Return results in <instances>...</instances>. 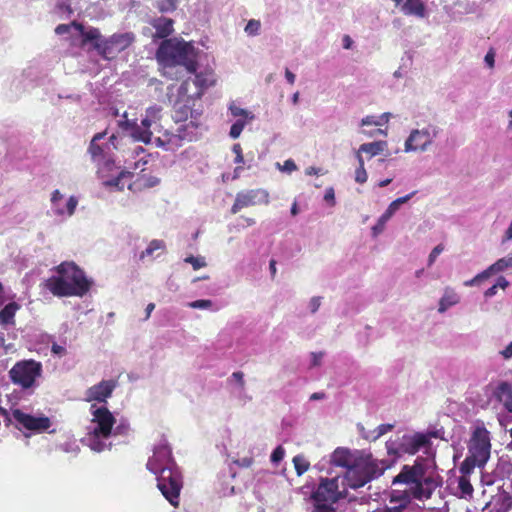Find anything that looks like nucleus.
<instances>
[{
	"label": "nucleus",
	"instance_id": "obj_1",
	"mask_svg": "<svg viewBox=\"0 0 512 512\" xmlns=\"http://www.w3.org/2000/svg\"><path fill=\"white\" fill-rule=\"evenodd\" d=\"M442 483V477L429 465L427 459L418 457L413 464L403 465L400 472L392 479V485L403 484L408 489H392L388 492L389 505L379 512H404L413 500L424 502L431 499Z\"/></svg>",
	"mask_w": 512,
	"mask_h": 512
},
{
	"label": "nucleus",
	"instance_id": "obj_2",
	"mask_svg": "<svg viewBox=\"0 0 512 512\" xmlns=\"http://www.w3.org/2000/svg\"><path fill=\"white\" fill-rule=\"evenodd\" d=\"M147 469L157 475V487L165 499L175 508L179 506L182 477L171 452L167 448L157 449L149 458Z\"/></svg>",
	"mask_w": 512,
	"mask_h": 512
},
{
	"label": "nucleus",
	"instance_id": "obj_3",
	"mask_svg": "<svg viewBox=\"0 0 512 512\" xmlns=\"http://www.w3.org/2000/svg\"><path fill=\"white\" fill-rule=\"evenodd\" d=\"M57 276H51L45 287L57 297H83L92 286L85 272L74 262H62L56 266Z\"/></svg>",
	"mask_w": 512,
	"mask_h": 512
},
{
	"label": "nucleus",
	"instance_id": "obj_4",
	"mask_svg": "<svg viewBox=\"0 0 512 512\" xmlns=\"http://www.w3.org/2000/svg\"><path fill=\"white\" fill-rule=\"evenodd\" d=\"M190 84V79L181 83L172 109V118L175 122H186L188 118H191L189 123L177 130L179 138L187 141L196 139V130L200 125L198 120L203 113L201 100L195 95L189 94Z\"/></svg>",
	"mask_w": 512,
	"mask_h": 512
},
{
	"label": "nucleus",
	"instance_id": "obj_5",
	"mask_svg": "<svg viewBox=\"0 0 512 512\" xmlns=\"http://www.w3.org/2000/svg\"><path fill=\"white\" fill-rule=\"evenodd\" d=\"M155 58L163 70L182 66L187 72L193 74L198 68V50L192 42H187L183 38L162 40L156 50Z\"/></svg>",
	"mask_w": 512,
	"mask_h": 512
},
{
	"label": "nucleus",
	"instance_id": "obj_6",
	"mask_svg": "<svg viewBox=\"0 0 512 512\" xmlns=\"http://www.w3.org/2000/svg\"><path fill=\"white\" fill-rule=\"evenodd\" d=\"M72 25L77 29L81 36V45L84 46L88 42L93 43V48L105 60H113L118 54L128 49L136 40L133 32L114 33L107 38H103L98 28L91 27L84 29L83 24L73 21Z\"/></svg>",
	"mask_w": 512,
	"mask_h": 512
},
{
	"label": "nucleus",
	"instance_id": "obj_7",
	"mask_svg": "<svg viewBox=\"0 0 512 512\" xmlns=\"http://www.w3.org/2000/svg\"><path fill=\"white\" fill-rule=\"evenodd\" d=\"M388 468L385 460H378L372 455L355 458L352 465L345 472L346 485L351 489H358L371 480L381 476Z\"/></svg>",
	"mask_w": 512,
	"mask_h": 512
},
{
	"label": "nucleus",
	"instance_id": "obj_8",
	"mask_svg": "<svg viewBox=\"0 0 512 512\" xmlns=\"http://www.w3.org/2000/svg\"><path fill=\"white\" fill-rule=\"evenodd\" d=\"M42 363L34 359L17 361L9 370L10 381L23 390L36 386L37 380L42 376Z\"/></svg>",
	"mask_w": 512,
	"mask_h": 512
},
{
	"label": "nucleus",
	"instance_id": "obj_9",
	"mask_svg": "<svg viewBox=\"0 0 512 512\" xmlns=\"http://www.w3.org/2000/svg\"><path fill=\"white\" fill-rule=\"evenodd\" d=\"M490 437L485 428H476L468 447L469 456L478 461L479 467H483L490 457Z\"/></svg>",
	"mask_w": 512,
	"mask_h": 512
},
{
	"label": "nucleus",
	"instance_id": "obj_10",
	"mask_svg": "<svg viewBox=\"0 0 512 512\" xmlns=\"http://www.w3.org/2000/svg\"><path fill=\"white\" fill-rule=\"evenodd\" d=\"M269 203V193L264 189H250L236 194L231 213L236 214L244 208Z\"/></svg>",
	"mask_w": 512,
	"mask_h": 512
},
{
	"label": "nucleus",
	"instance_id": "obj_11",
	"mask_svg": "<svg viewBox=\"0 0 512 512\" xmlns=\"http://www.w3.org/2000/svg\"><path fill=\"white\" fill-rule=\"evenodd\" d=\"M13 419L17 422L18 428H24L36 433L47 431L51 427V420L47 416H33L20 409L12 410Z\"/></svg>",
	"mask_w": 512,
	"mask_h": 512
},
{
	"label": "nucleus",
	"instance_id": "obj_12",
	"mask_svg": "<svg viewBox=\"0 0 512 512\" xmlns=\"http://www.w3.org/2000/svg\"><path fill=\"white\" fill-rule=\"evenodd\" d=\"M312 498L317 503L334 504L338 502L343 498V495L339 491L338 479H321L316 491L312 494Z\"/></svg>",
	"mask_w": 512,
	"mask_h": 512
},
{
	"label": "nucleus",
	"instance_id": "obj_13",
	"mask_svg": "<svg viewBox=\"0 0 512 512\" xmlns=\"http://www.w3.org/2000/svg\"><path fill=\"white\" fill-rule=\"evenodd\" d=\"M93 422L96 423L92 434L95 438H109L116 422L113 414L106 407H99L93 411Z\"/></svg>",
	"mask_w": 512,
	"mask_h": 512
},
{
	"label": "nucleus",
	"instance_id": "obj_14",
	"mask_svg": "<svg viewBox=\"0 0 512 512\" xmlns=\"http://www.w3.org/2000/svg\"><path fill=\"white\" fill-rule=\"evenodd\" d=\"M116 384L115 380H102L86 390L85 400L87 402L97 401L105 403L107 399L111 397L116 388Z\"/></svg>",
	"mask_w": 512,
	"mask_h": 512
},
{
	"label": "nucleus",
	"instance_id": "obj_15",
	"mask_svg": "<svg viewBox=\"0 0 512 512\" xmlns=\"http://www.w3.org/2000/svg\"><path fill=\"white\" fill-rule=\"evenodd\" d=\"M436 135L437 131L435 129L433 135L427 129L413 130L405 142V151L425 150Z\"/></svg>",
	"mask_w": 512,
	"mask_h": 512
},
{
	"label": "nucleus",
	"instance_id": "obj_16",
	"mask_svg": "<svg viewBox=\"0 0 512 512\" xmlns=\"http://www.w3.org/2000/svg\"><path fill=\"white\" fill-rule=\"evenodd\" d=\"M150 24L155 29L153 38L166 40L174 32V21L171 18L158 17L153 19Z\"/></svg>",
	"mask_w": 512,
	"mask_h": 512
},
{
	"label": "nucleus",
	"instance_id": "obj_17",
	"mask_svg": "<svg viewBox=\"0 0 512 512\" xmlns=\"http://www.w3.org/2000/svg\"><path fill=\"white\" fill-rule=\"evenodd\" d=\"M429 437L422 433H415L414 435L404 438L402 444L404 452L408 454H415L422 448L429 445Z\"/></svg>",
	"mask_w": 512,
	"mask_h": 512
},
{
	"label": "nucleus",
	"instance_id": "obj_18",
	"mask_svg": "<svg viewBox=\"0 0 512 512\" xmlns=\"http://www.w3.org/2000/svg\"><path fill=\"white\" fill-rule=\"evenodd\" d=\"M106 134H107L106 131L97 133L93 136V138L90 142L88 152L91 155V158L94 162H100L103 159H105L106 154H107L106 150L110 149L109 144H105V145L98 144V142L100 140H102L106 136Z\"/></svg>",
	"mask_w": 512,
	"mask_h": 512
},
{
	"label": "nucleus",
	"instance_id": "obj_19",
	"mask_svg": "<svg viewBox=\"0 0 512 512\" xmlns=\"http://www.w3.org/2000/svg\"><path fill=\"white\" fill-rule=\"evenodd\" d=\"M492 391L497 400L503 403L505 409L512 413V385L502 381Z\"/></svg>",
	"mask_w": 512,
	"mask_h": 512
},
{
	"label": "nucleus",
	"instance_id": "obj_20",
	"mask_svg": "<svg viewBox=\"0 0 512 512\" xmlns=\"http://www.w3.org/2000/svg\"><path fill=\"white\" fill-rule=\"evenodd\" d=\"M193 84L197 88L193 95H195L198 99L201 100L205 90L215 84V79L213 77V74L210 72H200L195 74Z\"/></svg>",
	"mask_w": 512,
	"mask_h": 512
},
{
	"label": "nucleus",
	"instance_id": "obj_21",
	"mask_svg": "<svg viewBox=\"0 0 512 512\" xmlns=\"http://www.w3.org/2000/svg\"><path fill=\"white\" fill-rule=\"evenodd\" d=\"M401 11L404 15L418 18H424L426 15V7L422 0H406L401 6Z\"/></svg>",
	"mask_w": 512,
	"mask_h": 512
},
{
	"label": "nucleus",
	"instance_id": "obj_22",
	"mask_svg": "<svg viewBox=\"0 0 512 512\" xmlns=\"http://www.w3.org/2000/svg\"><path fill=\"white\" fill-rule=\"evenodd\" d=\"M490 504L495 512H508L512 509V496L509 492L502 490L493 496Z\"/></svg>",
	"mask_w": 512,
	"mask_h": 512
},
{
	"label": "nucleus",
	"instance_id": "obj_23",
	"mask_svg": "<svg viewBox=\"0 0 512 512\" xmlns=\"http://www.w3.org/2000/svg\"><path fill=\"white\" fill-rule=\"evenodd\" d=\"M133 177V173L128 171H121L118 176L104 180L103 184L108 187H115L117 190H123L125 185L127 184L129 189H132V184L127 183V180H130Z\"/></svg>",
	"mask_w": 512,
	"mask_h": 512
},
{
	"label": "nucleus",
	"instance_id": "obj_24",
	"mask_svg": "<svg viewBox=\"0 0 512 512\" xmlns=\"http://www.w3.org/2000/svg\"><path fill=\"white\" fill-rule=\"evenodd\" d=\"M353 461L352 454L348 449L337 448L332 454V462L336 466L348 468Z\"/></svg>",
	"mask_w": 512,
	"mask_h": 512
},
{
	"label": "nucleus",
	"instance_id": "obj_25",
	"mask_svg": "<svg viewBox=\"0 0 512 512\" xmlns=\"http://www.w3.org/2000/svg\"><path fill=\"white\" fill-rule=\"evenodd\" d=\"M19 309L20 305L16 302H10L5 305L0 311V324H14L15 314Z\"/></svg>",
	"mask_w": 512,
	"mask_h": 512
},
{
	"label": "nucleus",
	"instance_id": "obj_26",
	"mask_svg": "<svg viewBox=\"0 0 512 512\" xmlns=\"http://www.w3.org/2000/svg\"><path fill=\"white\" fill-rule=\"evenodd\" d=\"M509 267H512V254L497 260L495 263L490 265L485 270H486V272L488 273V275L490 277V276H492V275H494L496 273L504 271L505 269H507Z\"/></svg>",
	"mask_w": 512,
	"mask_h": 512
},
{
	"label": "nucleus",
	"instance_id": "obj_27",
	"mask_svg": "<svg viewBox=\"0 0 512 512\" xmlns=\"http://www.w3.org/2000/svg\"><path fill=\"white\" fill-rule=\"evenodd\" d=\"M386 145L387 144L384 141L364 143L359 147V152H364L369 154L370 157H374L383 152Z\"/></svg>",
	"mask_w": 512,
	"mask_h": 512
},
{
	"label": "nucleus",
	"instance_id": "obj_28",
	"mask_svg": "<svg viewBox=\"0 0 512 512\" xmlns=\"http://www.w3.org/2000/svg\"><path fill=\"white\" fill-rule=\"evenodd\" d=\"M459 301L458 295L453 291H446L444 296L439 302V312L446 311L450 306L457 304Z\"/></svg>",
	"mask_w": 512,
	"mask_h": 512
},
{
	"label": "nucleus",
	"instance_id": "obj_29",
	"mask_svg": "<svg viewBox=\"0 0 512 512\" xmlns=\"http://www.w3.org/2000/svg\"><path fill=\"white\" fill-rule=\"evenodd\" d=\"M165 243L164 241L162 240H158V239H154L152 240L148 247L141 252L140 254V259L143 260L145 259L146 257H152L154 252L157 251V250H165Z\"/></svg>",
	"mask_w": 512,
	"mask_h": 512
},
{
	"label": "nucleus",
	"instance_id": "obj_30",
	"mask_svg": "<svg viewBox=\"0 0 512 512\" xmlns=\"http://www.w3.org/2000/svg\"><path fill=\"white\" fill-rule=\"evenodd\" d=\"M154 122L151 118L145 116L141 121V125L143 126V131L140 132L138 139L144 143H149L151 141L152 132L150 131V127Z\"/></svg>",
	"mask_w": 512,
	"mask_h": 512
},
{
	"label": "nucleus",
	"instance_id": "obj_31",
	"mask_svg": "<svg viewBox=\"0 0 512 512\" xmlns=\"http://www.w3.org/2000/svg\"><path fill=\"white\" fill-rule=\"evenodd\" d=\"M476 466L479 467L478 461L468 455L460 465L459 470L461 475H467V477H469Z\"/></svg>",
	"mask_w": 512,
	"mask_h": 512
},
{
	"label": "nucleus",
	"instance_id": "obj_32",
	"mask_svg": "<svg viewBox=\"0 0 512 512\" xmlns=\"http://www.w3.org/2000/svg\"><path fill=\"white\" fill-rule=\"evenodd\" d=\"M293 464L298 476L303 475L310 468V463L303 455H296L293 458Z\"/></svg>",
	"mask_w": 512,
	"mask_h": 512
},
{
	"label": "nucleus",
	"instance_id": "obj_33",
	"mask_svg": "<svg viewBox=\"0 0 512 512\" xmlns=\"http://www.w3.org/2000/svg\"><path fill=\"white\" fill-rule=\"evenodd\" d=\"M508 285H509V282L506 280V278L503 276H500L497 279V282L485 291L484 296L486 298H490L497 293L498 288L505 289L508 287Z\"/></svg>",
	"mask_w": 512,
	"mask_h": 512
},
{
	"label": "nucleus",
	"instance_id": "obj_34",
	"mask_svg": "<svg viewBox=\"0 0 512 512\" xmlns=\"http://www.w3.org/2000/svg\"><path fill=\"white\" fill-rule=\"evenodd\" d=\"M458 487L463 495H472L474 489L470 482V478L467 475H461L458 478Z\"/></svg>",
	"mask_w": 512,
	"mask_h": 512
},
{
	"label": "nucleus",
	"instance_id": "obj_35",
	"mask_svg": "<svg viewBox=\"0 0 512 512\" xmlns=\"http://www.w3.org/2000/svg\"><path fill=\"white\" fill-rule=\"evenodd\" d=\"M63 199V195L60 193L59 190H54L51 196V203L52 207L54 209V212L57 215H64L65 210L64 207L60 205V201Z\"/></svg>",
	"mask_w": 512,
	"mask_h": 512
},
{
	"label": "nucleus",
	"instance_id": "obj_36",
	"mask_svg": "<svg viewBox=\"0 0 512 512\" xmlns=\"http://www.w3.org/2000/svg\"><path fill=\"white\" fill-rule=\"evenodd\" d=\"M394 428L393 424H381L373 432L371 436H365L366 439L376 441L384 434L390 432Z\"/></svg>",
	"mask_w": 512,
	"mask_h": 512
},
{
	"label": "nucleus",
	"instance_id": "obj_37",
	"mask_svg": "<svg viewBox=\"0 0 512 512\" xmlns=\"http://www.w3.org/2000/svg\"><path fill=\"white\" fill-rule=\"evenodd\" d=\"M229 110L234 117H242L241 119H245L246 121L254 119V115L252 113L238 106L231 105Z\"/></svg>",
	"mask_w": 512,
	"mask_h": 512
},
{
	"label": "nucleus",
	"instance_id": "obj_38",
	"mask_svg": "<svg viewBox=\"0 0 512 512\" xmlns=\"http://www.w3.org/2000/svg\"><path fill=\"white\" fill-rule=\"evenodd\" d=\"M246 123L247 121L245 119H238L230 128V137L237 139L241 135Z\"/></svg>",
	"mask_w": 512,
	"mask_h": 512
},
{
	"label": "nucleus",
	"instance_id": "obj_39",
	"mask_svg": "<svg viewBox=\"0 0 512 512\" xmlns=\"http://www.w3.org/2000/svg\"><path fill=\"white\" fill-rule=\"evenodd\" d=\"M260 27H261V24H260V21L258 20H255V19H251L248 21L246 27H245V32L248 34V35H257L259 33V30H260Z\"/></svg>",
	"mask_w": 512,
	"mask_h": 512
},
{
	"label": "nucleus",
	"instance_id": "obj_40",
	"mask_svg": "<svg viewBox=\"0 0 512 512\" xmlns=\"http://www.w3.org/2000/svg\"><path fill=\"white\" fill-rule=\"evenodd\" d=\"M186 263H190L194 270H198L204 266H206V263L203 258L194 257V256H188L184 260Z\"/></svg>",
	"mask_w": 512,
	"mask_h": 512
},
{
	"label": "nucleus",
	"instance_id": "obj_41",
	"mask_svg": "<svg viewBox=\"0 0 512 512\" xmlns=\"http://www.w3.org/2000/svg\"><path fill=\"white\" fill-rule=\"evenodd\" d=\"M161 108L157 106L149 107L146 110V117L151 118L154 123L161 118Z\"/></svg>",
	"mask_w": 512,
	"mask_h": 512
},
{
	"label": "nucleus",
	"instance_id": "obj_42",
	"mask_svg": "<svg viewBox=\"0 0 512 512\" xmlns=\"http://www.w3.org/2000/svg\"><path fill=\"white\" fill-rule=\"evenodd\" d=\"M188 306L194 309H207L212 306V301L208 299H200L190 302Z\"/></svg>",
	"mask_w": 512,
	"mask_h": 512
},
{
	"label": "nucleus",
	"instance_id": "obj_43",
	"mask_svg": "<svg viewBox=\"0 0 512 512\" xmlns=\"http://www.w3.org/2000/svg\"><path fill=\"white\" fill-rule=\"evenodd\" d=\"M77 204L78 199L75 196H71L66 203V207L64 208L65 214L69 216L73 215L77 207Z\"/></svg>",
	"mask_w": 512,
	"mask_h": 512
},
{
	"label": "nucleus",
	"instance_id": "obj_44",
	"mask_svg": "<svg viewBox=\"0 0 512 512\" xmlns=\"http://www.w3.org/2000/svg\"><path fill=\"white\" fill-rule=\"evenodd\" d=\"M312 512H336L332 504L315 502Z\"/></svg>",
	"mask_w": 512,
	"mask_h": 512
},
{
	"label": "nucleus",
	"instance_id": "obj_45",
	"mask_svg": "<svg viewBox=\"0 0 512 512\" xmlns=\"http://www.w3.org/2000/svg\"><path fill=\"white\" fill-rule=\"evenodd\" d=\"M232 151L235 154L234 163L236 164H243L244 163V157L242 153V147L239 143L234 144L232 147Z\"/></svg>",
	"mask_w": 512,
	"mask_h": 512
},
{
	"label": "nucleus",
	"instance_id": "obj_46",
	"mask_svg": "<svg viewBox=\"0 0 512 512\" xmlns=\"http://www.w3.org/2000/svg\"><path fill=\"white\" fill-rule=\"evenodd\" d=\"M489 278V275L488 273L486 272V270L482 271L481 273L477 274L474 278H472L471 280H468L466 281L464 284L466 286H473V285H477L479 284L482 280H485Z\"/></svg>",
	"mask_w": 512,
	"mask_h": 512
},
{
	"label": "nucleus",
	"instance_id": "obj_47",
	"mask_svg": "<svg viewBox=\"0 0 512 512\" xmlns=\"http://www.w3.org/2000/svg\"><path fill=\"white\" fill-rule=\"evenodd\" d=\"M368 175L365 167H357L355 171V181L359 184H363L367 181Z\"/></svg>",
	"mask_w": 512,
	"mask_h": 512
},
{
	"label": "nucleus",
	"instance_id": "obj_48",
	"mask_svg": "<svg viewBox=\"0 0 512 512\" xmlns=\"http://www.w3.org/2000/svg\"><path fill=\"white\" fill-rule=\"evenodd\" d=\"M396 211L397 209L390 203L386 211L380 217L379 224L384 225L385 222L389 220Z\"/></svg>",
	"mask_w": 512,
	"mask_h": 512
},
{
	"label": "nucleus",
	"instance_id": "obj_49",
	"mask_svg": "<svg viewBox=\"0 0 512 512\" xmlns=\"http://www.w3.org/2000/svg\"><path fill=\"white\" fill-rule=\"evenodd\" d=\"M416 193H417V191H413L403 197H399V198L395 199L394 201H392L391 204L398 210L400 205L408 202Z\"/></svg>",
	"mask_w": 512,
	"mask_h": 512
},
{
	"label": "nucleus",
	"instance_id": "obj_50",
	"mask_svg": "<svg viewBox=\"0 0 512 512\" xmlns=\"http://www.w3.org/2000/svg\"><path fill=\"white\" fill-rule=\"evenodd\" d=\"M285 451L282 446H278L271 454V461L274 463L280 462L284 457Z\"/></svg>",
	"mask_w": 512,
	"mask_h": 512
},
{
	"label": "nucleus",
	"instance_id": "obj_51",
	"mask_svg": "<svg viewBox=\"0 0 512 512\" xmlns=\"http://www.w3.org/2000/svg\"><path fill=\"white\" fill-rule=\"evenodd\" d=\"M382 124H383V122L381 120L377 119L375 116H366L361 121L362 126H370V125L381 126Z\"/></svg>",
	"mask_w": 512,
	"mask_h": 512
},
{
	"label": "nucleus",
	"instance_id": "obj_52",
	"mask_svg": "<svg viewBox=\"0 0 512 512\" xmlns=\"http://www.w3.org/2000/svg\"><path fill=\"white\" fill-rule=\"evenodd\" d=\"M443 250H444V246L442 244H439L436 247H434L433 250L431 251L430 255H429L428 265H432L434 263V261L436 260V258L438 257V255Z\"/></svg>",
	"mask_w": 512,
	"mask_h": 512
},
{
	"label": "nucleus",
	"instance_id": "obj_53",
	"mask_svg": "<svg viewBox=\"0 0 512 512\" xmlns=\"http://www.w3.org/2000/svg\"><path fill=\"white\" fill-rule=\"evenodd\" d=\"M122 117H123L124 119H123V120H120V121L118 122V126H119L123 131H128V130H130V129L133 127L134 123H132L131 121H129V120L127 119V112H124V113H123V115H122Z\"/></svg>",
	"mask_w": 512,
	"mask_h": 512
},
{
	"label": "nucleus",
	"instance_id": "obj_54",
	"mask_svg": "<svg viewBox=\"0 0 512 512\" xmlns=\"http://www.w3.org/2000/svg\"><path fill=\"white\" fill-rule=\"evenodd\" d=\"M140 181H142L143 183H140L139 186H143L146 188L153 187L159 183V179H157L155 177H151L148 179H140Z\"/></svg>",
	"mask_w": 512,
	"mask_h": 512
},
{
	"label": "nucleus",
	"instance_id": "obj_55",
	"mask_svg": "<svg viewBox=\"0 0 512 512\" xmlns=\"http://www.w3.org/2000/svg\"><path fill=\"white\" fill-rule=\"evenodd\" d=\"M71 26H73L72 23L70 25H68V24H59L56 27L55 32L58 35L67 34V33H69Z\"/></svg>",
	"mask_w": 512,
	"mask_h": 512
},
{
	"label": "nucleus",
	"instance_id": "obj_56",
	"mask_svg": "<svg viewBox=\"0 0 512 512\" xmlns=\"http://www.w3.org/2000/svg\"><path fill=\"white\" fill-rule=\"evenodd\" d=\"M485 62L486 64L490 67V68H493L494 67V63H495V53L493 52V50H490L487 52V54L485 55Z\"/></svg>",
	"mask_w": 512,
	"mask_h": 512
},
{
	"label": "nucleus",
	"instance_id": "obj_57",
	"mask_svg": "<svg viewBox=\"0 0 512 512\" xmlns=\"http://www.w3.org/2000/svg\"><path fill=\"white\" fill-rule=\"evenodd\" d=\"M51 351L53 354L58 355V356L65 355V353H66L65 347L58 345L56 343H53V345L51 347Z\"/></svg>",
	"mask_w": 512,
	"mask_h": 512
},
{
	"label": "nucleus",
	"instance_id": "obj_58",
	"mask_svg": "<svg viewBox=\"0 0 512 512\" xmlns=\"http://www.w3.org/2000/svg\"><path fill=\"white\" fill-rule=\"evenodd\" d=\"M296 169H297V166L292 159H288L284 162L283 170H285L287 172H292V171H295Z\"/></svg>",
	"mask_w": 512,
	"mask_h": 512
},
{
	"label": "nucleus",
	"instance_id": "obj_59",
	"mask_svg": "<svg viewBox=\"0 0 512 512\" xmlns=\"http://www.w3.org/2000/svg\"><path fill=\"white\" fill-rule=\"evenodd\" d=\"M232 378H234L240 385L241 388H244L245 381H244V374L241 371L234 372L232 374Z\"/></svg>",
	"mask_w": 512,
	"mask_h": 512
},
{
	"label": "nucleus",
	"instance_id": "obj_60",
	"mask_svg": "<svg viewBox=\"0 0 512 512\" xmlns=\"http://www.w3.org/2000/svg\"><path fill=\"white\" fill-rule=\"evenodd\" d=\"M321 298L320 297H313L310 301V309H311V312L312 313H315L319 307H320V302Z\"/></svg>",
	"mask_w": 512,
	"mask_h": 512
},
{
	"label": "nucleus",
	"instance_id": "obj_61",
	"mask_svg": "<svg viewBox=\"0 0 512 512\" xmlns=\"http://www.w3.org/2000/svg\"><path fill=\"white\" fill-rule=\"evenodd\" d=\"M103 447H104V444L99 440V438L94 437V439L91 443L92 450L100 452L103 450Z\"/></svg>",
	"mask_w": 512,
	"mask_h": 512
},
{
	"label": "nucleus",
	"instance_id": "obj_62",
	"mask_svg": "<svg viewBox=\"0 0 512 512\" xmlns=\"http://www.w3.org/2000/svg\"><path fill=\"white\" fill-rule=\"evenodd\" d=\"M311 357H312V366H319L320 363H321L322 357H323V353H321V352H319V353L313 352L311 354Z\"/></svg>",
	"mask_w": 512,
	"mask_h": 512
},
{
	"label": "nucleus",
	"instance_id": "obj_63",
	"mask_svg": "<svg viewBox=\"0 0 512 512\" xmlns=\"http://www.w3.org/2000/svg\"><path fill=\"white\" fill-rule=\"evenodd\" d=\"M505 359H509L512 357V341L507 345V347L501 352Z\"/></svg>",
	"mask_w": 512,
	"mask_h": 512
},
{
	"label": "nucleus",
	"instance_id": "obj_64",
	"mask_svg": "<svg viewBox=\"0 0 512 512\" xmlns=\"http://www.w3.org/2000/svg\"><path fill=\"white\" fill-rule=\"evenodd\" d=\"M285 78L291 85L295 83L296 76L288 68L285 70Z\"/></svg>",
	"mask_w": 512,
	"mask_h": 512
}]
</instances>
